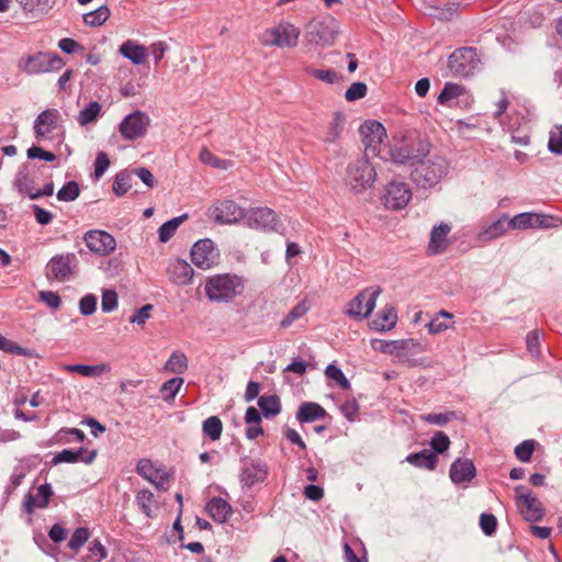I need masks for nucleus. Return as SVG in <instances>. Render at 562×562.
<instances>
[{"label": "nucleus", "instance_id": "f257e3e1", "mask_svg": "<svg viewBox=\"0 0 562 562\" xmlns=\"http://www.w3.org/2000/svg\"><path fill=\"white\" fill-rule=\"evenodd\" d=\"M430 151V143L416 131H409L393 143L385 145L383 150L379 151V157L383 160H391L394 164L414 167L422 162Z\"/></svg>", "mask_w": 562, "mask_h": 562}, {"label": "nucleus", "instance_id": "f03ea898", "mask_svg": "<svg viewBox=\"0 0 562 562\" xmlns=\"http://www.w3.org/2000/svg\"><path fill=\"white\" fill-rule=\"evenodd\" d=\"M376 180V171L367 156L350 161L345 171L344 182L355 194L370 189Z\"/></svg>", "mask_w": 562, "mask_h": 562}, {"label": "nucleus", "instance_id": "7ed1b4c3", "mask_svg": "<svg viewBox=\"0 0 562 562\" xmlns=\"http://www.w3.org/2000/svg\"><path fill=\"white\" fill-rule=\"evenodd\" d=\"M243 280L237 276L216 274L207 279L205 294L212 302H232L243 292Z\"/></svg>", "mask_w": 562, "mask_h": 562}, {"label": "nucleus", "instance_id": "20e7f679", "mask_svg": "<svg viewBox=\"0 0 562 562\" xmlns=\"http://www.w3.org/2000/svg\"><path fill=\"white\" fill-rule=\"evenodd\" d=\"M448 161L439 156H435L434 158L414 166V170L411 173L412 180L420 188L434 187L440 182V180L448 172Z\"/></svg>", "mask_w": 562, "mask_h": 562}, {"label": "nucleus", "instance_id": "39448f33", "mask_svg": "<svg viewBox=\"0 0 562 562\" xmlns=\"http://www.w3.org/2000/svg\"><path fill=\"white\" fill-rule=\"evenodd\" d=\"M338 33L339 25L336 19L326 15L306 25L304 38L310 45L330 46L334 45Z\"/></svg>", "mask_w": 562, "mask_h": 562}, {"label": "nucleus", "instance_id": "423d86ee", "mask_svg": "<svg viewBox=\"0 0 562 562\" xmlns=\"http://www.w3.org/2000/svg\"><path fill=\"white\" fill-rule=\"evenodd\" d=\"M64 66L65 61L60 56L45 52L23 56L18 61V68L29 76L59 70Z\"/></svg>", "mask_w": 562, "mask_h": 562}, {"label": "nucleus", "instance_id": "0eeeda50", "mask_svg": "<svg viewBox=\"0 0 562 562\" xmlns=\"http://www.w3.org/2000/svg\"><path fill=\"white\" fill-rule=\"evenodd\" d=\"M481 59L474 47L465 46L454 49L448 57V69L453 77L467 78L479 68Z\"/></svg>", "mask_w": 562, "mask_h": 562}, {"label": "nucleus", "instance_id": "6e6552de", "mask_svg": "<svg viewBox=\"0 0 562 562\" xmlns=\"http://www.w3.org/2000/svg\"><path fill=\"white\" fill-rule=\"evenodd\" d=\"M300 30L290 22H281L277 26L266 30L262 44L266 46L294 47L297 45Z\"/></svg>", "mask_w": 562, "mask_h": 562}, {"label": "nucleus", "instance_id": "1a4fd4ad", "mask_svg": "<svg viewBox=\"0 0 562 562\" xmlns=\"http://www.w3.org/2000/svg\"><path fill=\"white\" fill-rule=\"evenodd\" d=\"M515 499L522 517L530 522L540 521L544 516L542 503L525 485L515 487Z\"/></svg>", "mask_w": 562, "mask_h": 562}, {"label": "nucleus", "instance_id": "9d476101", "mask_svg": "<svg viewBox=\"0 0 562 562\" xmlns=\"http://www.w3.org/2000/svg\"><path fill=\"white\" fill-rule=\"evenodd\" d=\"M359 133L366 147V153L371 151L379 157V151L383 150V147L386 145L383 144L384 138H386V130L382 123L368 120L360 125Z\"/></svg>", "mask_w": 562, "mask_h": 562}, {"label": "nucleus", "instance_id": "9b49d317", "mask_svg": "<svg viewBox=\"0 0 562 562\" xmlns=\"http://www.w3.org/2000/svg\"><path fill=\"white\" fill-rule=\"evenodd\" d=\"M210 216L217 224H233L246 217L245 209L233 200H222L209 209Z\"/></svg>", "mask_w": 562, "mask_h": 562}, {"label": "nucleus", "instance_id": "f8f14e48", "mask_svg": "<svg viewBox=\"0 0 562 562\" xmlns=\"http://www.w3.org/2000/svg\"><path fill=\"white\" fill-rule=\"evenodd\" d=\"M191 261L201 269L214 267L220 259V252L215 248L213 240L209 238L198 240L191 249Z\"/></svg>", "mask_w": 562, "mask_h": 562}, {"label": "nucleus", "instance_id": "ddd939ff", "mask_svg": "<svg viewBox=\"0 0 562 562\" xmlns=\"http://www.w3.org/2000/svg\"><path fill=\"white\" fill-rule=\"evenodd\" d=\"M149 124V116L137 110L125 116L120 124V132L123 138L134 140L146 135Z\"/></svg>", "mask_w": 562, "mask_h": 562}, {"label": "nucleus", "instance_id": "4468645a", "mask_svg": "<svg viewBox=\"0 0 562 562\" xmlns=\"http://www.w3.org/2000/svg\"><path fill=\"white\" fill-rule=\"evenodd\" d=\"M77 257L72 252L56 255L47 263L46 276L58 281L68 280L72 276L74 269L77 268Z\"/></svg>", "mask_w": 562, "mask_h": 562}, {"label": "nucleus", "instance_id": "2eb2a0df", "mask_svg": "<svg viewBox=\"0 0 562 562\" xmlns=\"http://www.w3.org/2000/svg\"><path fill=\"white\" fill-rule=\"evenodd\" d=\"M268 476L267 464L258 459H245L240 469L239 480L243 487H252L262 483Z\"/></svg>", "mask_w": 562, "mask_h": 562}, {"label": "nucleus", "instance_id": "dca6fc26", "mask_svg": "<svg viewBox=\"0 0 562 562\" xmlns=\"http://www.w3.org/2000/svg\"><path fill=\"white\" fill-rule=\"evenodd\" d=\"M246 217L250 227L265 232H279L282 226L276 212L269 207L252 209Z\"/></svg>", "mask_w": 562, "mask_h": 562}, {"label": "nucleus", "instance_id": "f3484780", "mask_svg": "<svg viewBox=\"0 0 562 562\" xmlns=\"http://www.w3.org/2000/svg\"><path fill=\"white\" fill-rule=\"evenodd\" d=\"M83 240L92 252L101 256L111 254L116 247L114 237L105 231H89L85 234Z\"/></svg>", "mask_w": 562, "mask_h": 562}, {"label": "nucleus", "instance_id": "a211bd4d", "mask_svg": "<svg viewBox=\"0 0 562 562\" xmlns=\"http://www.w3.org/2000/svg\"><path fill=\"white\" fill-rule=\"evenodd\" d=\"M40 172V167L26 162L23 164L14 178L13 187L14 189L21 194V195H27L30 198V194H32L36 189V175Z\"/></svg>", "mask_w": 562, "mask_h": 562}, {"label": "nucleus", "instance_id": "6ab92c4d", "mask_svg": "<svg viewBox=\"0 0 562 562\" xmlns=\"http://www.w3.org/2000/svg\"><path fill=\"white\" fill-rule=\"evenodd\" d=\"M412 199V191L407 184L403 182H391L386 187L384 195L385 206L393 210H401L407 205Z\"/></svg>", "mask_w": 562, "mask_h": 562}, {"label": "nucleus", "instance_id": "aec40b11", "mask_svg": "<svg viewBox=\"0 0 562 562\" xmlns=\"http://www.w3.org/2000/svg\"><path fill=\"white\" fill-rule=\"evenodd\" d=\"M475 475L476 468L471 459L458 458L450 465L449 476L454 484L470 482Z\"/></svg>", "mask_w": 562, "mask_h": 562}, {"label": "nucleus", "instance_id": "412c9836", "mask_svg": "<svg viewBox=\"0 0 562 562\" xmlns=\"http://www.w3.org/2000/svg\"><path fill=\"white\" fill-rule=\"evenodd\" d=\"M98 456L97 450L88 451L86 448L80 447L78 450L72 449H64L60 452H57L53 460L52 464L56 465L59 463H76L83 462L86 464H91Z\"/></svg>", "mask_w": 562, "mask_h": 562}, {"label": "nucleus", "instance_id": "4be33fe9", "mask_svg": "<svg viewBox=\"0 0 562 562\" xmlns=\"http://www.w3.org/2000/svg\"><path fill=\"white\" fill-rule=\"evenodd\" d=\"M60 113L56 109H47L41 112L34 121V133L37 139H43L57 127Z\"/></svg>", "mask_w": 562, "mask_h": 562}, {"label": "nucleus", "instance_id": "5701e85b", "mask_svg": "<svg viewBox=\"0 0 562 562\" xmlns=\"http://www.w3.org/2000/svg\"><path fill=\"white\" fill-rule=\"evenodd\" d=\"M451 232V226L441 223L432 227L430 232V240L427 246V254L436 256L442 254L448 247L447 236Z\"/></svg>", "mask_w": 562, "mask_h": 562}, {"label": "nucleus", "instance_id": "b1692460", "mask_svg": "<svg viewBox=\"0 0 562 562\" xmlns=\"http://www.w3.org/2000/svg\"><path fill=\"white\" fill-rule=\"evenodd\" d=\"M418 345L414 339H402V340H372V347L375 350H380L386 355H393L400 357L405 350H412Z\"/></svg>", "mask_w": 562, "mask_h": 562}, {"label": "nucleus", "instance_id": "393cba45", "mask_svg": "<svg viewBox=\"0 0 562 562\" xmlns=\"http://www.w3.org/2000/svg\"><path fill=\"white\" fill-rule=\"evenodd\" d=\"M37 495L38 501H36V498L30 493L25 495L23 506L27 514H33L35 507L45 508L48 506L49 499L53 496L50 484L45 483L40 485L37 488Z\"/></svg>", "mask_w": 562, "mask_h": 562}, {"label": "nucleus", "instance_id": "a878e982", "mask_svg": "<svg viewBox=\"0 0 562 562\" xmlns=\"http://www.w3.org/2000/svg\"><path fill=\"white\" fill-rule=\"evenodd\" d=\"M206 513L218 524H224L233 514V508L224 498L213 497L205 506Z\"/></svg>", "mask_w": 562, "mask_h": 562}, {"label": "nucleus", "instance_id": "bb28decb", "mask_svg": "<svg viewBox=\"0 0 562 562\" xmlns=\"http://www.w3.org/2000/svg\"><path fill=\"white\" fill-rule=\"evenodd\" d=\"M168 273L175 283L184 285L191 282L194 270L186 260L177 259L168 266Z\"/></svg>", "mask_w": 562, "mask_h": 562}, {"label": "nucleus", "instance_id": "cd10ccee", "mask_svg": "<svg viewBox=\"0 0 562 562\" xmlns=\"http://www.w3.org/2000/svg\"><path fill=\"white\" fill-rule=\"evenodd\" d=\"M327 416L325 408L315 402H303L297 412L296 420L301 424L313 423Z\"/></svg>", "mask_w": 562, "mask_h": 562}, {"label": "nucleus", "instance_id": "c85d7f7f", "mask_svg": "<svg viewBox=\"0 0 562 562\" xmlns=\"http://www.w3.org/2000/svg\"><path fill=\"white\" fill-rule=\"evenodd\" d=\"M397 313L393 306H384L371 321V328L379 331H386L395 327Z\"/></svg>", "mask_w": 562, "mask_h": 562}, {"label": "nucleus", "instance_id": "c756f323", "mask_svg": "<svg viewBox=\"0 0 562 562\" xmlns=\"http://www.w3.org/2000/svg\"><path fill=\"white\" fill-rule=\"evenodd\" d=\"M120 53L122 56L131 60L135 65L145 63L147 53L143 45L137 44L132 40H127L120 46Z\"/></svg>", "mask_w": 562, "mask_h": 562}, {"label": "nucleus", "instance_id": "7c9ffc66", "mask_svg": "<svg viewBox=\"0 0 562 562\" xmlns=\"http://www.w3.org/2000/svg\"><path fill=\"white\" fill-rule=\"evenodd\" d=\"M508 228H510L509 220L507 216H503L482 229L479 239L483 243L491 241L503 236Z\"/></svg>", "mask_w": 562, "mask_h": 562}, {"label": "nucleus", "instance_id": "2f4dec72", "mask_svg": "<svg viewBox=\"0 0 562 562\" xmlns=\"http://www.w3.org/2000/svg\"><path fill=\"white\" fill-rule=\"evenodd\" d=\"M406 461L416 468H423L432 471L437 467L438 457L432 451L424 449L419 452L408 454L406 457Z\"/></svg>", "mask_w": 562, "mask_h": 562}, {"label": "nucleus", "instance_id": "473e14b6", "mask_svg": "<svg viewBox=\"0 0 562 562\" xmlns=\"http://www.w3.org/2000/svg\"><path fill=\"white\" fill-rule=\"evenodd\" d=\"M258 406L266 418L274 417L281 412V401L276 394L260 396L258 400Z\"/></svg>", "mask_w": 562, "mask_h": 562}, {"label": "nucleus", "instance_id": "72a5a7b5", "mask_svg": "<svg viewBox=\"0 0 562 562\" xmlns=\"http://www.w3.org/2000/svg\"><path fill=\"white\" fill-rule=\"evenodd\" d=\"M346 123V116L341 112L337 111L334 113L333 120L330 121L326 136L324 137L325 143H334L336 142L344 128Z\"/></svg>", "mask_w": 562, "mask_h": 562}, {"label": "nucleus", "instance_id": "f704fd0d", "mask_svg": "<svg viewBox=\"0 0 562 562\" xmlns=\"http://www.w3.org/2000/svg\"><path fill=\"white\" fill-rule=\"evenodd\" d=\"M188 218V214L184 213L180 216L173 217L167 222H165L158 228L159 240L161 243H167L175 235L178 227Z\"/></svg>", "mask_w": 562, "mask_h": 562}, {"label": "nucleus", "instance_id": "c9c22d12", "mask_svg": "<svg viewBox=\"0 0 562 562\" xmlns=\"http://www.w3.org/2000/svg\"><path fill=\"white\" fill-rule=\"evenodd\" d=\"M65 370L68 372H77L83 376H93L100 375L110 370L109 364L101 363L97 366H88V364H67L65 366Z\"/></svg>", "mask_w": 562, "mask_h": 562}, {"label": "nucleus", "instance_id": "e433bc0d", "mask_svg": "<svg viewBox=\"0 0 562 562\" xmlns=\"http://www.w3.org/2000/svg\"><path fill=\"white\" fill-rule=\"evenodd\" d=\"M537 213L535 212H525L515 215L509 220V226L512 229H529L536 228L537 223Z\"/></svg>", "mask_w": 562, "mask_h": 562}, {"label": "nucleus", "instance_id": "4c0bfd02", "mask_svg": "<svg viewBox=\"0 0 562 562\" xmlns=\"http://www.w3.org/2000/svg\"><path fill=\"white\" fill-rule=\"evenodd\" d=\"M367 293H369V289H364L359 292L347 305L345 314L355 319H363L362 307L363 302L367 297Z\"/></svg>", "mask_w": 562, "mask_h": 562}, {"label": "nucleus", "instance_id": "58836bf2", "mask_svg": "<svg viewBox=\"0 0 562 562\" xmlns=\"http://www.w3.org/2000/svg\"><path fill=\"white\" fill-rule=\"evenodd\" d=\"M202 431L212 441L218 440L223 432V424L220 417L211 416L206 418L202 424Z\"/></svg>", "mask_w": 562, "mask_h": 562}, {"label": "nucleus", "instance_id": "ea45409f", "mask_svg": "<svg viewBox=\"0 0 562 562\" xmlns=\"http://www.w3.org/2000/svg\"><path fill=\"white\" fill-rule=\"evenodd\" d=\"M188 369V358L183 352L175 351L165 364V370L171 373L181 374Z\"/></svg>", "mask_w": 562, "mask_h": 562}, {"label": "nucleus", "instance_id": "a19ab883", "mask_svg": "<svg viewBox=\"0 0 562 562\" xmlns=\"http://www.w3.org/2000/svg\"><path fill=\"white\" fill-rule=\"evenodd\" d=\"M522 19L525 24L533 29H540L546 22V14L542 8L532 7L524 11Z\"/></svg>", "mask_w": 562, "mask_h": 562}, {"label": "nucleus", "instance_id": "79ce46f5", "mask_svg": "<svg viewBox=\"0 0 562 562\" xmlns=\"http://www.w3.org/2000/svg\"><path fill=\"white\" fill-rule=\"evenodd\" d=\"M133 175L127 170L116 173L113 182V192L117 196H123L132 188Z\"/></svg>", "mask_w": 562, "mask_h": 562}, {"label": "nucleus", "instance_id": "37998d69", "mask_svg": "<svg viewBox=\"0 0 562 562\" xmlns=\"http://www.w3.org/2000/svg\"><path fill=\"white\" fill-rule=\"evenodd\" d=\"M102 106L99 102L92 101L85 109L79 112L78 122L85 126L97 121L100 115Z\"/></svg>", "mask_w": 562, "mask_h": 562}, {"label": "nucleus", "instance_id": "c03bdc74", "mask_svg": "<svg viewBox=\"0 0 562 562\" xmlns=\"http://www.w3.org/2000/svg\"><path fill=\"white\" fill-rule=\"evenodd\" d=\"M110 16V10L106 5H100L94 11L83 14V22L89 26H100Z\"/></svg>", "mask_w": 562, "mask_h": 562}, {"label": "nucleus", "instance_id": "a18cd8bd", "mask_svg": "<svg viewBox=\"0 0 562 562\" xmlns=\"http://www.w3.org/2000/svg\"><path fill=\"white\" fill-rule=\"evenodd\" d=\"M80 194L79 183L75 180L66 182L57 192L56 196L61 202H72Z\"/></svg>", "mask_w": 562, "mask_h": 562}, {"label": "nucleus", "instance_id": "49530a36", "mask_svg": "<svg viewBox=\"0 0 562 562\" xmlns=\"http://www.w3.org/2000/svg\"><path fill=\"white\" fill-rule=\"evenodd\" d=\"M464 93V88L458 83L447 82L438 95V103L447 104L449 101Z\"/></svg>", "mask_w": 562, "mask_h": 562}, {"label": "nucleus", "instance_id": "de8ad7c7", "mask_svg": "<svg viewBox=\"0 0 562 562\" xmlns=\"http://www.w3.org/2000/svg\"><path fill=\"white\" fill-rule=\"evenodd\" d=\"M183 382L184 380L182 378H172L162 383V385L160 386V393L162 398L167 402L172 401L178 394Z\"/></svg>", "mask_w": 562, "mask_h": 562}, {"label": "nucleus", "instance_id": "09e8293b", "mask_svg": "<svg viewBox=\"0 0 562 562\" xmlns=\"http://www.w3.org/2000/svg\"><path fill=\"white\" fill-rule=\"evenodd\" d=\"M0 349L13 355L24 356V357H33L34 351L29 348H23L19 346L13 340H10L1 335L0 337Z\"/></svg>", "mask_w": 562, "mask_h": 562}, {"label": "nucleus", "instance_id": "8fccbe9b", "mask_svg": "<svg viewBox=\"0 0 562 562\" xmlns=\"http://www.w3.org/2000/svg\"><path fill=\"white\" fill-rule=\"evenodd\" d=\"M325 375L334 380L342 390H349L351 387L349 380L344 374L342 370L336 364H328L325 369Z\"/></svg>", "mask_w": 562, "mask_h": 562}, {"label": "nucleus", "instance_id": "3c124183", "mask_svg": "<svg viewBox=\"0 0 562 562\" xmlns=\"http://www.w3.org/2000/svg\"><path fill=\"white\" fill-rule=\"evenodd\" d=\"M155 470L157 469L154 468L149 459L139 460L136 467V471L140 476L154 484L156 487H159L160 482L157 481V477H154Z\"/></svg>", "mask_w": 562, "mask_h": 562}, {"label": "nucleus", "instance_id": "603ef678", "mask_svg": "<svg viewBox=\"0 0 562 562\" xmlns=\"http://www.w3.org/2000/svg\"><path fill=\"white\" fill-rule=\"evenodd\" d=\"M306 72L314 78L330 85L341 80V76L333 69H314L308 67L306 68Z\"/></svg>", "mask_w": 562, "mask_h": 562}, {"label": "nucleus", "instance_id": "864d4df0", "mask_svg": "<svg viewBox=\"0 0 562 562\" xmlns=\"http://www.w3.org/2000/svg\"><path fill=\"white\" fill-rule=\"evenodd\" d=\"M536 448L535 440H524L516 446L515 456L521 462H529Z\"/></svg>", "mask_w": 562, "mask_h": 562}, {"label": "nucleus", "instance_id": "5fc2aeb1", "mask_svg": "<svg viewBox=\"0 0 562 562\" xmlns=\"http://www.w3.org/2000/svg\"><path fill=\"white\" fill-rule=\"evenodd\" d=\"M136 502L142 512L146 516L151 517V505L155 502L153 493L149 490L138 491L136 495Z\"/></svg>", "mask_w": 562, "mask_h": 562}, {"label": "nucleus", "instance_id": "6e6d98bb", "mask_svg": "<svg viewBox=\"0 0 562 562\" xmlns=\"http://www.w3.org/2000/svg\"><path fill=\"white\" fill-rule=\"evenodd\" d=\"M450 439L449 437L442 432L437 431L430 440V447L434 450V453H443L449 449Z\"/></svg>", "mask_w": 562, "mask_h": 562}, {"label": "nucleus", "instance_id": "4d7b16f0", "mask_svg": "<svg viewBox=\"0 0 562 562\" xmlns=\"http://www.w3.org/2000/svg\"><path fill=\"white\" fill-rule=\"evenodd\" d=\"M307 312L304 303H299L284 316L281 321V327L286 328L293 324L294 321L301 318Z\"/></svg>", "mask_w": 562, "mask_h": 562}, {"label": "nucleus", "instance_id": "13d9d810", "mask_svg": "<svg viewBox=\"0 0 562 562\" xmlns=\"http://www.w3.org/2000/svg\"><path fill=\"white\" fill-rule=\"evenodd\" d=\"M88 538H89L88 529L85 527H79L71 535V538L68 542V547L74 551H78L85 544V542L88 540Z\"/></svg>", "mask_w": 562, "mask_h": 562}, {"label": "nucleus", "instance_id": "bf43d9fd", "mask_svg": "<svg viewBox=\"0 0 562 562\" xmlns=\"http://www.w3.org/2000/svg\"><path fill=\"white\" fill-rule=\"evenodd\" d=\"M368 87L364 82H353L345 92L347 101L352 102L366 97Z\"/></svg>", "mask_w": 562, "mask_h": 562}, {"label": "nucleus", "instance_id": "052dcab7", "mask_svg": "<svg viewBox=\"0 0 562 562\" xmlns=\"http://www.w3.org/2000/svg\"><path fill=\"white\" fill-rule=\"evenodd\" d=\"M537 218L536 228L549 229L562 225V220L558 216L537 213Z\"/></svg>", "mask_w": 562, "mask_h": 562}, {"label": "nucleus", "instance_id": "680f3d73", "mask_svg": "<svg viewBox=\"0 0 562 562\" xmlns=\"http://www.w3.org/2000/svg\"><path fill=\"white\" fill-rule=\"evenodd\" d=\"M480 527L486 536L495 533L497 528V519L493 514L483 513L480 516Z\"/></svg>", "mask_w": 562, "mask_h": 562}, {"label": "nucleus", "instance_id": "e2e57ef3", "mask_svg": "<svg viewBox=\"0 0 562 562\" xmlns=\"http://www.w3.org/2000/svg\"><path fill=\"white\" fill-rule=\"evenodd\" d=\"M199 157L203 164H206V165H210V166L216 167V168H226V165L228 164V161L222 160L218 157L214 156L206 147H203L200 150Z\"/></svg>", "mask_w": 562, "mask_h": 562}, {"label": "nucleus", "instance_id": "0e129e2a", "mask_svg": "<svg viewBox=\"0 0 562 562\" xmlns=\"http://www.w3.org/2000/svg\"><path fill=\"white\" fill-rule=\"evenodd\" d=\"M456 412H447V413H439V414H427L423 416V419L429 424L443 426L451 419L456 418Z\"/></svg>", "mask_w": 562, "mask_h": 562}, {"label": "nucleus", "instance_id": "69168bd1", "mask_svg": "<svg viewBox=\"0 0 562 562\" xmlns=\"http://www.w3.org/2000/svg\"><path fill=\"white\" fill-rule=\"evenodd\" d=\"M26 155L29 159H42L49 162L56 160V155L54 153L47 151L40 146L30 147Z\"/></svg>", "mask_w": 562, "mask_h": 562}, {"label": "nucleus", "instance_id": "338daca9", "mask_svg": "<svg viewBox=\"0 0 562 562\" xmlns=\"http://www.w3.org/2000/svg\"><path fill=\"white\" fill-rule=\"evenodd\" d=\"M548 148L553 154H562V126L550 133Z\"/></svg>", "mask_w": 562, "mask_h": 562}, {"label": "nucleus", "instance_id": "774afa93", "mask_svg": "<svg viewBox=\"0 0 562 562\" xmlns=\"http://www.w3.org/2000/svg\"><path fill=\"white\" fill-rule=\"evenodd\" d=\"M97 297L93 294L85 295L79 302L80 313L85 316H89L95 312Z\"/></svg>", "mask_w": 562, "mask_h": 562}]
</instances>
